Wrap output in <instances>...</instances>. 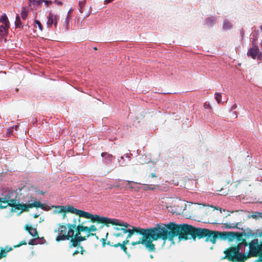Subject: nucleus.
I'll return each instance as SVG.
<instances>
[{"mask_svg": "<svg viewBox=\"0 0 262 262\" xmlns=\"http://www.w3.org/2000/svg\"><path fill=\"white\" fill-rule=\"evenodd\" d=\"M159 238L162 239L164 243L167 239L173 243V237L178 235L180 240L194 239L195 227L188 224H175L172 222L167 224H159Z\"/></svg>", "mask_w": 262, "mask_h": 262, "instance_id": "obj_1", "label": "nucleus"}, {"mask_svg": "<svg viewBox=\"0 0 262 262\" xmlns=\"http://www.w3.org/2000/svg\"><path fill=\"white\" fill-rule=\"evenodd\" d=\"M134 233L142 235L143 238H151L152 240H157L159 238V224L155 227L147 229L135 227L130 225L128 229H123V233H127L126 239L130 238Z\"/></svg>", "mask_w": 262, "mask_h": 262, "instance_id": "obj_2", "label": "nucleus"}, {"mask_svg": "<svg viewBox=\"0 0 262 262\" xmlns=\"http://www.w3.org/2000/svg\"><path fill=\"white\" fill-rule=\"evenodd\" d=\"M247 246L246 241L238 243L237 247H231L229 250L224 251L226 255L225 258H228L231 261H241L246 258V254L242 252V248Z\"/></svg>", "mask_w": 262, "mask_h": 262, "instance_id": "obj_3", "label": "nucleus"}, {"mask_svg": "<svg viewBox=\"0 0 262 262\" xmlns=\"http://www.w3.org/2000/svg\"><path fill=\"white\" fill-rule=\"evenodd\" d=\"M16 193L14 191L11 190H2L0 196V208H4L8 206L9 205L17 206L16 208L21 210H25L26 206L24 205H16L15 203Z\"/></svg>", "mask_w": 262, "mask_h": 262, "instance_id": "obj_4", "label": "nucleus"}, {"mask_svg": "<svg viewBox=\"0 0 262 262\" xmlns=\"http://www.w3.org/2000/svg\"><path fill=\"white\" fill-rule=\"evenodd\" d=\"M82 217L88 219H91V221L93 222H99L105 224H118L117 220L106 217L100 216L97 214H92L85 211H84Z\"/></svg>", "mask_w": 262, "mask_h": 262, "instance_id": "obj_5", "label": "nucleus"}, {"mask_svg": "<svg viewBox=\"0 0 262 262\" xmlns=\"http://www.w3.org/2000/svg\"><path fill=\"white\" fill-rule=\"evenodd\" d=\"M11 190V191H14L15 192V193H16V198H15L16 203H15V204L16 205H24L25 206H26V207L25 208H24L25 210H21L20 209L17 208H16L17 206H14V205L13 206V205H9L8 206L15 207L17 210H20L21 212L28 211L29 208H32L33 207H40L41 209H42L43 210H47V209L46 208V206H44L43 204H41L40 202H38V201H31L32 203H29L28 204H20L19 202L16 200V198H17V193L16 191H15L14 190L10 189H9V188L3 189V190Z\"/></svg>", "mask_w": 262, "mask_h": 262, "instance_id": "obj_6", "label": "nucleus"}, {"mask_svg": "<svg viewBox=\"0 0 262 262\" xmlns=\"http://www.w3.org/2000/svg\"><path fill=\"white\" fill-rule=\"evenodd\" d=\"M258 31H257L256 33H253L252 34V37H253L252 40V45L253 46V47L250 48L248 50L247 52V55L248 56L251 57L253 59H256L257 57V59L260 60L261 59V54L260 53H259L258 47L256 46L254 43V41L257 39L258 37Z\"/></svg>", "mask_w": 262, "mask_h": 262, "instance_id": "obj_7", "label": "nucleus"}, {"mask_svg": "<svg viewBox=\"0 0 262 262\" xmlns=\"http://www.w3.org/2000/svg\"><path fill=\"white\" fill-rule=\"evenodd\" d=\"M66 209L68 211L70 212L78 215L79 217L78 218L77 220L79 223L80 222V217H82L84 211L78 210L76 208H75L73 206L70 205L68 206L67 208L66 207H62L59 212L62 213V218H64L66 216L65 210Z\"/></svg>", "mask_w": 262, "mask_h": 262, "instance_id": "obj_8", "label": "nucleus"}, {"mask_svg": "<svg viewBox=\"0 0 262 262\" xmlns=\"http://www.w3.org/2000/svg\"><path fill=\"white\" fill-rule=\"evenodd\" d=\"M152 241L153 240L150 238L145 239L142 237L138 242H133L132 244L134 246L140 244H144L145 246L151 251L155 249V245L152 243Z\"/></svg>", "mask_w": 262, "mask_h": 262, "instance_id": "obj_9", "label": "nucleus"}, {"mask_svg": "<svg viewBox=\"0 0 262 262\" xmlns=\"http://www.w3.org/2000/svg\"><path fill=\"white\" fill-rule=\"evenodd\" d=\"M221 232L217 231H213L209 230V232H207L206 237V241H210L213 244H215L216 239L220 238V234Z\"/></svg>", "mask_w": 262, "mask_h": 262, "instance_id": "obj_10", "label": "nucleus"}, {"mask_svg": "<svg viewBox=\"0 0 262 262\" xmlns=\"http://www.w3.org/2000/svg\"><path fill=\"white\" fill-rule=\"evenodd\" d=\"M81 231H76V233L74 238H72L70 241L71 247H75L81 241H84L86 239V237L81 236Z\"/></svg>", "mask_w": 262, "mask_h": 262, "instance_id": "obj_11", "label": "nucleus"}, {"mask_svg": "<svg viewBox=\"0 0 262 262\" xmlns=\"http://www.w3.org/2000/svg\"><path fill=\"white\" fill-rule=\"evenodd\" d=\"M237 234L236 232H223L220 234L221 239H227L229 242H232L236 238Z\"/></svg>", "mask_w": 262, "mask_h": 262, "instance_id": "obj_12", "label": "nucleus"}, {"mask_svg": "<svg viewBox=\"0 0 262 262\" xmlns=\"http://www.w3.org/2000/svg\"><path fill=\"white\" fill-rule=\"evenodd\" d=\"M74 230L73 229H69L67 234L57 235L56 238L57 242L61 241L69 240L70 238L74 237Z\"/></svg>", "mask_w": 262, "mask_h": 262, "instance_id": "obj_13", "label": "nucleus"}, {"mask_svg": "<svg viewBox=\"0 0 262 262\" xmlns=\"http://www.w3.org/2000/svg\"><path fill=\"white\" fill-rule=\"evenodd\" d=\"M209 232V229H203L201 228H195L194 239L197 236L199 238H204L206 236L207 232Z\"/></svg>", "mask_w": 262, "mask_h": 262, "instance_id": "obj_14", "label": "nucleus"}, {"mask_svg": "<svg viewBox=\"0 0 262 262\" xmlns=\"http://www.w3.org/2000/svg\"><path fill=\"white\" fill-rule=\"evenodd\" d=\"M113 220H117L118 221V224H112L113 225H119L120 226H121L122 227H114V229L116 231H121L123 233V229H128L130 225H129L127 223L123 222L121 221L120 220L116 219H113Z\"/></svg>", "mask_w": 262, "mask_h": 262, "instance_id": "obj_15", "label": "nucleus"}, {"mask_svg": "<svg viewBox=\"0 0 262 262\" xmlns=\"http://www.w3.org/2000/svg\"><path fill=\"white\" fill-rule=\"evenodd\" d=\"M56 16L53 15L52 13H50L47 16V25L48 27H51L53 24L56 27L57 25V22L55 21Z\"/></svg>", "mask_w": 262, "mask_h": 262, "instance_id": "obj_16", "label": "nucleus"}, {"mask_svg": "<svg viewBox=\"0 0 262 262\" xmlns=\"http://www.w3.org/2000/svg\"><path fill=\"white\" fill-rule=\"evenodd\" d=\"M216 19L215 17L211 16L207 17L205 20V25L209 27H211L216 24Z\"/></svg>", "mask_w": 262, "mask_h": 262, "instance_id": "obj_17", "label": "nucleus"}, {"mask_svg": "<svg viewBox=\"0 0 262 262\" xmlns=\"http://www.w3.org/2000/svg\"><path fill=\"white\" fill-rule=\"evenodd\" d=\"M55 232H59L58 235L67 234V227L64 225H61L59 224V227L54 230Z\"/></svg>", "mask_w": 262, "mask_h": 262, "instance_id": "obj_18", "label": "nucleus"}, {"mask_svg": "<svg viewBox=\"0 0 262 262\" xmlns=\"http://www.w3.org/2000/svg\"><path fill=\"white\" fill-rule=\"evenodd\" d=\"M0 22L6 25V27H10V23L5 13H3L0 17Z\"/></svg>", "mask_w": 262, "mask_h": 262, "instance_id": "obj_19", "label": "nucleus"}, {"mask_svg": "<svg viewBox=\"0 0 262 262\" xmlns=\"http://www.w3.org/2000/svg\"><path fill=\"white\" fill-rule=\"evenodd\" d=\"M101 156L104 158L106 163H111L113 158V156L112 155L108 154L106 152H102Z\"/></svg>", "mask_w": 262, "mask_h": 262, "instance_id": "obj_20", "label": "nucleus"}, {"mask_svg": "<svg viewBox=\"0 0 262 262\" xmlns=\"http://www.w3.org/2000/svg\"><path fill=\"white\" fill-rule=\"evenodd\" d=\"M232 28V24L227 19H225L223 21V29L224 30H229Z\"/></svg>", "mask_w": 262, "mask_h": 262, "instance_id": "obj_21", "label": "nucleus"}, {"mask_svg": "<svg viewBox=\"0 0 262 262\" xmlns=\"http://www.w3.org/2000/svg\"><path fill=\"white\" fill-rule=\"evenodd\" d=\"M83 225L84 223H81L80 225H78L76 228V230L88 233V227L84 226Z\"/></svg>", "mask_w": 262, "mask_h": 262, "instance_id": "obj_22", "label": "nucleus"}, {"mask_svg": "<svg viewBox=\"0 0 262 262\" xmlns=\"http://www.w3.org/2000/svg\"><path fill=\"white\" fill-rule=\"evenodd\" d=\"M236 233L237 234V236H236V238H235V239H236V242L240 243V242H243V241H245V239H244L243 237V235H245V236L246 235V233L245 232V231H244L242 233L236 232Z\"/></svg>", "mask_w": 262, "mask_h": 262, "instance_id": "obj_23", "label": "nucleus"}, {"mask_svg": "<svg viewBox=\"0 0 262 262\" xmlns=\"http://www.w3.org/2000/svg\"><path fill=\"white\" fill-rule=\"evenodd\" d=\"M29 6H39L43 3V0H29Z\"/></svg>", "mask_w": 262, "mask_h": 262, "instance_id": "obj_24", "label": "nucleus"}, {"mask_svg": "<svg viewBox=\"0 0 262 262\" xmlns=\"http://www.w3.org/2000/svg\"><path fill=\"white\" fill-rule=\"evenodd\" d=\"M27 230L28 231L30 234H31L32 236L35 237V236H37V233L36 230L32 227H26Z\"/></svg>", "mask_w": 262, "mask_h": 262, "instance_id": "obj_25", "label": "nucleus"}, {"mask_svg": "<svg viewBox=\"0 0 262 262\" xmlns=\"http://www.w3.org/2000/svg\"><path fill=\"white\" fill-rule=\"evenodd\" d=\"M238 223H226L224 224V226L226 229H233V228H238L237 227Z\"/></svg>", "mask_w": 262, "mask_h": 262, "instance_id": "obj_26", "label": "nucleus"}, {"mask_svg": "<svg viewBox=\"0 0 262 262\" xmlns=\"http://www.w3.org/2000/svg\"><path fill=\"white\" fill-rule=\"evenodd\" d=\"M76 247H77V250L73 253V255H75L79 252L81 254H83L84 253V252H85V251L83 250L82 247L80 245L79 243H78V245Z\"/></svg>", "mask_w": 262, "mask_h": 262, "instance_id": "obj_27", "label": "nucleus"}, {"mask_svg": "<svg viewBox=\"0 0 262 262\" xmlns=\"http://www.w3.org/2000/svg\"><path fill=\"white\" fill-rule=\"evenodd\" d=\"M21 26V22L20 20V16L18 14H16L15 21V26L16 28H19Z\"/></svg>", "mask_w": 262, "mask_h": 262, "instance_id": "obj_28", "label": "nucleus"}, {"mask_svg": "<svg viewBox=\"0 0 262 262\" xmlns=\"http://www.w3.org/2000/svg\"><path fill=\"white\" fill-rule=\"evenodd\" d=\"M251 217L256 220L262 219V212H255L251 215Z\"/></svg>", "mask_w": 262, "mask_h": 262, "instance_id": "obj_29", "label": "nucleus"}, {"mask_svg": "<svg viewBox=\"0 0 262 262\" xmlns=\"http://www.w3.org/2000/svg\"><path fill=\"white\" fill-rule=\"evenodd\" d=\"M125 182H127V185L126 186H124V188L125 189H127V188H130L131 189H133L134 188V187L131 184L132 183H136L137 184V182H135L134 181H125Z\"/></svg>", "mask_w": 262, "mask_h": 262, "instance_id": "obj_30", "label": "nucleus"}, {"mask_svg": "<svg viewBox=\"0 0 262 262\" xmlns=\"http://www.w3.org/2000/svg\"><path fill=\"white\" fill-rule=\"evenodd\" d=\"M85 3H86V0L80 1L78 2L79 7V12L81 13H83V8L85 4Z\"/></svg>", "mask_w": 262, "mask_h": 262, "instance_id": "obj_31", "label": "nucleus"}, {"mask_svg": "<svg viewBox=\"0 0 262 262\" xmlns=\"http://www.w3.org/2000/svg\"><path fill=\"white\" fill-rule=\"evenodd\" d=\"M156 188V186L148 184L144 185V190H154Z\"/></svg>", "mask_w": 262, "mask_h": 262, "instance_id": "obj_32", "label": "nucleus"}, {"mask_svg": "<svg viewBox=\"0 0 262 262\" xmlns=\"http://www.w3.org/2000/svg\"><path fill=\"white\" fill-rule=\"evenodd\" d=\"M28 12L25 9H23L20 13V16L23 19L25 20L28 16Z\"/></svg>", "mask_w": 262, "mask_h": 262, "instance_id": "obj_33", "label": "nucleus"}, {"mask_svg": "<svg viewBox=\"0 0 262 262\" xmlns=\"http://www.w3.org/2000/svg\"><path fill=\"white\" fill-rule=\"evenodd\" d=\"M119 182L118 183H115L112 187H117V188H122V187H124L123 185V184L122 183H120V182H125V180H119Z\"/></svg>", "mask_w": 262, "mask_h": 262, "instance_id": "obj_34", "label": "nucleus"}, {"mask_svg": "<svg viewBox=\"0 0 262 262\" xmlns=\"http://www.w3.org/2000/svg\"><path fill=\"white\" fill-rule=\"evenodd\" d=\"M118 162H119V165L121 166H125L126 165H127V163H126L124 161V157L122 156L120 157V159H118Z\"/></svg>", "mask_w": 262, "mask_h": 262, "instance_id": "obj_35", "label": "nucleus"}, {"mask_svg": "<svg viewBox=\"0 0 262 262\" xmlns=\"http://www.w3.org/2000/svg\"><path fill=\"white\" fill-rule=\"evenodd\" d=\"M215 99L218 103H221L222 95L220 93H215Z\"/></svg>", "mask_w": 262, "mask_h": 262, "instance_id": "obj_36", "label": "nucleus"}, {"mask_svg": "<svg viewBox=\"0 0 262 262\" xmlns=\"http://www.w3.org/2000/svg\"><path fill=\"white\" fill-rule=\"evenodd\" d=\"M8 34V31H6L5 29L0 28V36L2 37H5Z\"/></svg>", "mask_w": 262, "mask_h": 262, "instance_id": "obj_37", "label": "nucleus"}, {"mask_svg": "<svg viewBox=\"0 0 262 262\" xmlns=\"http://www.w3.org/2000/svg\"><path fill=\"white\" fill-rule=\"evenodd\" d=\"M97 231L96 227L92 225L88 227V233H90L91 232H95Z\"/></svg>", "mask_w": 262, "mask_h": 262, "instance_id": "obj_38", "label": "nucleus"}, {"mask_svg": "<svg viewBox=\"0 0 262 262\" xmlns=\"http://www.w3.org/2000/svg\"><path fill=\"white\" fill-rule=\"evenodd\" d=\"M34 22L36 24H37L38 25V28L40 30V31H42L43 30V27L40 23V22L38 20H36L35 19L34 20Z\"/></svg>", "mask_w": 262, "mask_h": 262, "instance_id": "obj_39", "label": "nucleus"}, {"mask_svg": "<svg viewBox=\"0 0 262 262\" xmlns=\"http://www.w3.org/2000/svg\"><path fill=\"white\" fill-rule=\"evenodd\" d=\"M68 228L69 229H75L77 228V226H76V223H73V224H68Z\"/></svg>", "mask_w": 262, "mask_h": 262, "instance_id": "obj_40", "label": "nucleus"}, {"mask_svg": "<svg viewBox=\"0 0 262 262\" xmlns=\"http://www.w3.org/2000/svg\"><path fill=\"white\" fill-rule=\"evenodd\" d=\"M28 244L31 245H34L37 244L36 243V239H32L29 241L28 242Z\"/></svg>", "mask_w": 262, "mask_h": 262, "instance_id": "obj_41", "label": "nucleus"}, {"mask_svg": "<svg viewBox=\"0 0 262 262\" xmlns=\"http://www.w3.org/2000/svg\"><path fill=\"white\" fill-rule=\"evenodd\" d=\"M6 252L3 249H1V251L0 252V259L5 257L6 256Z\"/></svg>", "mask_w": 262, "mask_h": 262, "instance_id": "obj_42", "label": "nucleus"}, {"mask_svg": "<svg viewBox=\"0 0 262 262\" xmlns=\"http://www.w3.org/2000/svg\"><path fill=\"white\" fill-rule=\"evenodd\" d=\"M13 131V127H10L7 129V134L9 135H11Z\"/></svg>", "mask_w": 262, "mask_h": 262, "instance_id": "obj_43", "label": "nucleus"}, {"mask_svg": "<svg viewBox=\"0 0 262 262\" xmlns=\"http://www.w3.org/2000/svg\"><path fill=\"white\" fill-rule=\"evenodd\" d=\"M114 235L116 237H118L120 236H122L123 233H114Z\"/></svg>", "mask_w": 262, "mask_h": 262, "instance_id": "obj_44", "label": "nucleus"}, {"mask_svg": "<svg viewBox=\"0 0 262 262\" xmlns=\"http://www.w3.org/2000/svg\"><path fill=\"white\" fill-rule=\"evenodd\" d=\"M121 249H122L124 252L126 254H127V248L124 246V245H121Z\"/></svg>", "mask_w": 262, "mask_h": 262, "instance_id": "obj_45", "label": "nucleus"}, {"mask_svg": "<svg viewBox=\"0 0 262 262\" xmlns=\"http://www.w3.org/2000/svg\"><path fill=\"white\" fill-rule=\"evenodd\" d=\"M43 2L45 3V5H49L52 3V1L48 0H43Z\"/></svg>", "mask_w": 262, "mask_h": 262, "instance_id": "obj_46", "label": "nucleus"}, {"mask_svg": "<svg viewBox=\"0 0 262 262\" xmlns=\"http://www.w3.org/2000/svg\"><path fill=\"white\" fill-rule=\"evenodd\" d=\"M0 28L1 29H5L6 31H8V29L9 28V27H6V25H5L4 24L3 25H1L0 26Z\"/></svg>", "mask_w": 262, "mask_h": 262, "instance_id": "obj_47", "label": "nucleus"}, {"mask_svg": "<svg viewBox=\"0 0 262 262\" xmlns=\"http://www.w3.org/2000/svg\"><path fill=\"white\" fill-rule=\"evenodd\" d=\"M132 155H133L132 154H130H130H125L124 155V156L125 157V158L129 159L130 158V156H132Z\"/></svg>", "mask_w": 262, "mask_h": 262, "instance_id": "obj_48", "label": "nucleus"}, {"mask_svg": "<svg viewBox=\"0 0 262 262\" xmlns=\"http://www.w3.org/2000/svg\"><path fill=\"white\" fill-rule=\"evenodd\" d=\"M128 243H129L128 239H126L125 241L123 242L122 245L125 246V245H127Z\"/></svg>", "mask_w": 262, "mask_h": 262, "instance_id": "obj_49", "label": "nucleus"}, {"mask_svg": "<svg viewBox=\"0 0 262 262\" xmlns=\"http://www.w3.org/2000/svg\"><path fill=\"white\" fill-rule=\"evenodd\" d=\"M94 235H95V234L94 233H91L90 232L87 233L86 236L85 237L86 238L89 237L90 236H94Z\"/></svg>", "mask_w": 262, "mask_h": 262, "instance_id": "obj_50", "label": "nucleus"}, {"mask_svg": "<svg viewBox=\"0 0 262 262\" xmlns=\"http://www.w3.org/2000/svg\"><path fill=\"white\" fill-rule=\"evenodd\" d=\"M232 114L233 117H234V118H236L237 116L236 112H232Z\"/></svg>", "mask_w": 262, "mask_h": 262, "instance_id": "obj_51", "label": "nucleus"}, {"mask_svg": "<svg viewBox=\"0 0 262 262\" xmlns=\"http://www.w3.org/2000/svg\"><path fill=\"white\" fill-rule=\"evenodd\" d=\"M121 245H122V244H120V243H117V244H115L114 246L115 247H119V246L121 247Z\"/></svg>", "mask_w": 262, "mask_h": 262, "instance_id": "obj_52", "label": "nucleus"}, {"mask_svg": "<svg viewBox=\"0 0 262 262\" xmlns=\"http://www.w3.org/2000/svg\"><path fill=\"white\" fill-rule=\"evenodd\" d=\"M55 2L56 3V4L58 5H59V6H61L62 5V3L61 2H60V1H55Z\"/></svg>", "mask_w": 262, "mask_h": 262, "instance_id": "obj_53", "label": "nucleus"}, {"mask_svg": "<svg viewBox=\"0 0 262 262\" xmlns=\"http://www.w3.org/2000/svg\"><path fill=\"white\" fill-rule=\"evenodd\" d=\"M114 0H105L104 1V3L105 4H108V3H110L111 2H112V1H113Z\"/></svg>", "mask_w": 262, "mask_h": 262, "instance_id": "obj_54", "label": "nucleus"}, {"mask_svg": "<svg viewBox=\"0 0 262 262\" xmlns=\"http://www.w3.org/2000/svg\"><path fill=\"white\" fill-rule=\"evenodd\" d=\"M90 13H91V7L89 9V12L87 14H86L85 17L88 16L90 14Z\"/></svg>", "mask_w": 262, "mask_h": 262, "instance_id": "obj_55", "label": "nucleus"}, {"mask_svg": "<svg viewBox=\"0 0 262 262\" xmlns=\"http://www.w3.org/2000/svg\"><path fill=\"white\" fill-rule=\"evenodd\" d=\"M150 176L151 178H154L156 177V173H151L150 174Z\"/></svg>", "mask_w": 262, "mask_h": 262, "instance_id": "obj_56", "label": "nucleus"}, {"mask_svg": "<svg viewBox=\"0 0 262 262\" xmlns=\"http://www.w3.org/2000/svg\"><path fill=\"white\" fill-rule=\"evenodd\" d=\"M236 104H234V105H233V106H232V107H231V109H232V110H234V109H235V108H236Z\"/></svg>", "mask_w": 262, "mask_h": 262, "instance_id": "obj_57", "label": "nucleus"}, {"mask_svg": "<svg viewBox=\"0 0 262 262\" xmlns=\"http://www.w3.org/2000/svg\"><path fill=\"white\" fill-rule=\"evenodd\" d=\"M12 127H13V129H14V128H15L16 130L17 129V128L18 127V125H14L13 126H12Z\"/></svg>", "mask_w": 262, "mask_h": 262, "instance_id": "obj_58", "label": "nucleus"}, {"mask_svg": "<svg viewBox=\"0 0 262 262\" xmlns=\"http://www.w3.org/2000/svg\"><path fill=\"white\" fill-rule=\"evenodd\" d=\"M26 243L25 241H23L21 243H20V245H26Z\"/></svg>", "mask_w": 262, "mask_h": 262, "instance_id": "obj_59", "label": "nucleus"}, {"mask_svg": "<svg viewBox=\"0 0 262 262\" xmlns=\"http://www.w3.org/2000/svg\"><path fill=\"white\" fill-rule=\"evenodd\" d=\"M91 222V221H88L83 222L82 223H84V224L86 223H90Z\"/></svg>", "mask_w": 262, "mask_h": 262, "instance_id": "obj_60", "label": "nucleus"}, {"mask_svg": "<svg viewBox=\"0 0 262 262\" xmlns=\"http://www.w3.org/2000/svg\"><path fill=\"white\" fill-rule=\"evenodd\" d=\"M241 35H244V31H243V30H242L241 31Z\"/></svg>", "mask_w": 262, "mask_h": 262, "instance_id": "obj_61", "label": "nucleus"}, {"mask_svg": "<svg viewBox=\"0 0 262 262\" xmlns=\"http://www.w3.org/2000/svg\"><path fill=\"white\" fill-rule=\"evenodd\" d=\"M102 240L103 241V246H104L105 244V243H104L105 239H104V238H102Z\"/></svg>", "mask_w": 262, "mask_h": 262, "instance_id": "obj_62", "label": "nucleus"}, {"mask_svg": "<svg viewBox=\"0 0 262 262\" xmlns=\"http://www.w3.org/2000/svg\"><path fill=\"white\" fill-rule=\"evenodd\" d=\"M259 29L261 31H262V26H259Z\"/></svg>", "mask_w": 262, "mask_h": 262, "instance_id": "obj_63", "label": "nucleus"}, {"mask_svg": "<svg viewBox=\"0 0 262 262\" xmlns=\"http://www.w3.org/2000/svg\"><path fill=\"white\" fill-rule=\"evenodd\" d=\"M74 223H76V220L75 219L74 220Z\"/></svg>", "mask_w": 262, "mask_h": 262, "instance_id": "obj_64", "label": "nucleus"}]
</instances>
